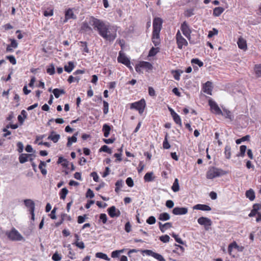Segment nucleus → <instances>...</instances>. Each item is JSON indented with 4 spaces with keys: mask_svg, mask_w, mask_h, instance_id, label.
<instances>
[{
    "mask_svg": "<svg viewBox=\"0 0 261 261\" xmlns=\"http://www.w3.org/2000/svg\"><path fill=\"white\" fill-rule=\"evenodd\" d=\"M89 23L98 34L106 41L113 42L117 37V28L106 24L104 21L93 16L89 17Z\"/></svg>",
    "mask_w": 261,
    "mask_h": 261,
    "instance_id": "obj_1",
    "label": "nucleus"
},
{
    "mask_svg": "<svg viewBox=\"0 0 261 261\" xmlns=\"http://www.w3.org/2000/svg\"><path fill=\"white\" fill-rule=\"evenodd\" d=\"M8 239L12 241H20L24 240V238L14 227L6 232Z\"/></svg>",
    "mask_w": 261,
    "mask_h": 261,
    "instance_id": "obj_2",
    "label": "nucleus"
},
{
    "mask_svg": "<svg viewBox=\"0 0 261 261\" xmlns=\"http://www.w3.org/2000/svg\"><path fill=\"white\" fill-rule=\"evenodd\" d=\"M175 38L177 48L178 49H182L184 47L188 46V41L185 38L183 37L179 30L176 33Z\"/></svg>",
    "mask_w": 261,
    "mask_h": 261,
    "instance_id": "obj_3",
    "label": "nucleus"
},
{
    "mask_svg": "<svg viewBox=\"0 0 261 261\" xmlns=\"http://www.w3.org/2000/svg\"><path fill=\"white\" fill-rule=\"evenodd\" d=\"M117 61L118 63L123 64L125 65L130 70L133 69L129 59L126 56L125 54L122 50H120L119 52V55L117 58Z\"/></svg>",
    "mask_w": 261,
    "mask_h": 261,
    "instance_id": "obj_4",
    "label": "nucleus"
},
{
    "mask_svg": "<svg viewBox=\"0 0 261 261\" xmlns=\"http://www.w3.org/2000/svg\"><path fill=\"white\" fill-rule=\"evenodd\" d=\"M146 107V102L144 99H141V100L132 103L130 105L131 109H134L138 111L140 114L143 113L145 108Z\"/></svg>",
    "mask_w": 261,
    "mask_h": 261,
    "instance_id": "obj_5",
    "label": "nucleus"
},
{
    "mask_svg": "<svg viewBox=\"0 0 261 261\" xmlns=\"http://www.w3.org/2000/svg\"><path fill=\"white\" fill-rule=\"evenodd\" d=\"M223 174V171L222 170L213 167L207 171L206 176L207 179H212Z\"/></svg>",
    "mask_w": 261,
    "mask_h": 261,
    "instance_id": "obj_6",
    "label": "nucleus"
},
{
    "mask_svg": "<svg viewBox=\"0 0 261 261\" xmlns=\"http://www.w3.org/2000/svg\"><path fill=\"white\" fill-rule=\"evenodd\" d=\"M153 68L152 65L146 61H141L135 66L136 71L138 72H141L142 69H145L147 71L152 70Z\"/></svg>",
    "mask_w": 261,
    "mask_h": 261,
    "instance_id": "obj_7",
    "label": "nucleus"
},
{
    "mask_svg": "<svg viewBox=\"0 0 261 261\" xmlns=\"http://www.w3.org/2000/svg\"><path fill=\"white\" fill-rule=\"evenodd\" d=\"M208 103L212 113L216 114H222V110L215 101L210 98L208 100Z\"/></svg>",
    "mask_w": 261,
    "mask_h": 261,
    "instance_id": "obj_8",
    "label": "nucleus"
},
{
    "mask_svg": "<svg viewBox=\"0 0 261 261\" xmlns=\"http://www.w3.org/2000/svg\"><path fill=\"white\" fill-rule=\"evenodd\" d=\"M23 202L24 205L29 209V211L31 215V219L34 221L35 219L34 211L35 208L34 202L31 199H25Z\"/></svg>",
    "mask_w": 261,
    "mask_h": 261,
    "instance_id": "obj_9",
    "label": "nucleus"
},
{
    "mask_svg": "<svg viewBox=\"0 0 261 261\" xmlns=\"http://www.w3.org/2000/svg\"><path fill=\"white\" fill-rule=\"evenodd\" d=\"M180 30L183 35L189 40L191 39V34L192 31L188 25V23L185 21L182 22L180 26Z\"/></svg>",
    "mask_w": 261,
    "mask_h": 261,
    "instance_id": "obj_10",
    "label": "nucleus"
},
{
    "mask_svg": "<svg viewBox=\"0 0 261 261\" xmlns=\"http://www.w3.org/2000/svg\"><path fill=\"white\" fill-rule=\"evenodd\" d=\"M163 20L160 17H155L153 20L152 33H160L162 29Z\"/></svg>",
    "mask_w": 261,
    "mask_h": 261,
    "instance_id": "obj_11",
    "label": "nucleus"
},
{
    "mask_svg": "<svg viewBox=\"0 0 261 261\" xmlns=\"http://www.w3.org/2000/svg\"><path fill=\"white\" fill-rule=\"evenodd\" d=\"M197 222L199 224L204 226L206 230H208L212 224L210 219L204 217L199 218Z\"/></svg>",
    "mask_w": 261,
    "mask_h": 261,
    "instance_id": "obj_12",
    "label": "nucleus"
},
{
    "mask_svg": "<svg viewBox=\"0 0 261 261\" xmlns=\"http://www.w3.org/2000/svg\"><path fill=\"white\" fill-rule=\"evenodd\" d=\"M142 252L145 253L147 255L153 257L159 261H166L165 259L162 255L158 253L154 252L151 250H144L142 251Z\"/></svg>",
    "mask_w": 261,
    "mask_h": 261,
    "instance_id": "obj_13",
    "label": "nucleus"
},
{
    "mask_svg": "<svg viewBox=\"0 0 261 261\" xmlns=\"http://www.w3.org/2000/svg\"><path fill=\"white\" fill-rule=\"evenodd\" d=\"M76 18V16L74 15L73 11V9L68 8L65 11V19L63 21L64 23L66 22L69 19Z\"/></svg>",
    "mask_w": 261,
    "mask_h": 261,
    "instance_id": "obj_14",
    "label": "nucleus"
},
{
    "mask_svg": "<svg viewBox=\"0 0 261 261\" xmlns=\"http://www.w3.org/2000/svg\"><path fill=\"white\" fill-rule=\"evenodd\" d=\"M108 214L111 218L117 217L120 215V212L115 206H112L108 210Z\"/></svg>",
    "mask_w": 261,
    "mask_h": 261,
    "instance_id": "obj_15",
    "label": "nucleus"
},
{
    "mask_svg": "<svg viewBox=\"0 0 261 261\" xmlns=\"http://www.w3.org/2000/svg\"><path fill=\"white\" fill-rule=\"evenodd\" d=\"M172 213L175 215H185L188 213V208L186 207H175L173 209Z\"/></svg>",
    "mask_w": 261,
    "mask_h": 261,
    "instance_id": "obj_16",
    "label": "nucleus"
},
{
    "mask_svg": "<svg viewBox=\"0 0 261 261\" xmlns=\"http://www.w3.org/2000/svg\"><path fill=\"white\" fill-rule=\"evenodd\" d=\"M212 83L210 81L206 82L203 86V91L204 93L208 94H212Z\"/></svg>",
    "mask_w": 261,
    "mask_h": 261,
    "instance_id": "obj_17",
    "label": "nucleus"
},
{
    "mask_svg": "<svg viewBox=\"0 0 261 261\" xmlns=\"http://www.w3.org/2000/svg\"><path fill=\"white\" fill-rule=\"evenodd\" d=\"M160 33H152L151 40L154 46H158L161 43Z\"/></svg>",
    "mask_w": 261,
    "mask_h": 261,
    "instance_id": "obj_18",
    "label": "nucleus"
},
{
    "mask_svg": "<svg viewBox=\"0 0 261 261\" xmlns=\"http://www.w3.org/2000/svg\"><path fill=\"white\" fill-rule=\"evenodd\" d=\"M90 25L91 24L89 23V21L88 22L86 21H84L81 25V31L84 32H91L92 31V29Z\"/></svg>",
    "mask_w": 261,
    "mask_h": 261,
    "instance_id": "obj_19",
    "label": "nucleus"
},
{
    "mask_svg": "<svg viewBox=\"0 0 261 261\" xmlns=\"http://www.w3.org/2000/svg\"><path fill=\"white\" fill-rule=\"evenodd\" d=\"M194 210H201L203 211H211V207L206 204H198L193 206Z\"/></svg>",
    "mask_w": 261,
    "mask_h": 261,
    "instance_id": "obj_20",
    "label": "nucleus"
},
{
    "mask_svg": "<svg viewBox=\"0 0 261 261\" xmlns=\"http://www.w3.org/2000/svg\"><path fill=\"white\" fill-rule=\"evenodd\" d=\"M239 48L246 50L247 48L246 41L242 37H240L237 42Z\"/></svg>",
    "mask_w": 261,
    "mask_h": 261,
    "instance_id": "obj_21",
    "label": "nucleus"
},
{
    "mask_svg": "<svg viewBox=\"0 0 261 261\" xmlns=\"http://www.w3.org/2000/svg\"><path fill=\"white\" fill-rule=\"evenodd\" d=\"M11 44L7 45L6 48L7 52H12V48H15L17 47L18 44L15 39H10Z\"/></svg>",
    "mask_w": 261,
    "mask_h": 261,
    "instance_id": "obj_22",
    "label": "nucleus"
},
{
    "mask_svg": "<svg viewBox=\"0 0 261 261\" xmlns=\"http://www.w3.org/2000/svg\"><path fill=\"white\" fill-rule=\"evenodd\" d=\"M60 138V135L56 134L54 132H52L48 137V139L51 140L54 143H57Z\"/></svg>",
    "mask_w": 261,
    "mask_h": 261,
    "instance_id": "obj_23",
    "label": "nucleus"
},
{
    "mask_svg": "<svg viewBox=\"0 0 261 261\" xmlns=\"http://www.w3.org/2000/svg\"><path fill=\"white\" fill-rule=\"evenodd\" d=\"M31 154L22 153L19 156V161L20 163L23 164L28 161L29 158L32 156Z\"/></svg>",
    "mask_w": 261,
    "mask_h": 261,
    "instance_id": "obj_24",
    "label": "nucleus"
},
{
    "mask_svg": "<svg viewBox=\"0 0 261 261\" xmlns=\"http://www.w3.org/2000/svg\"><path fill=\"white\" fill-rule=\"evenodd\" d=\"M111 127L107 124H104L102 126V132H103V136L107 138L109 137L110 131H111Z\"/></svg>",
    "mask_w": 261,
    "mask_h": 261,
    "instance_id": "obj_25",
    "label": "nucleus"
},
{
    "mask_svg": "<svg viewBox=\"0 0 261 261\" xmlns=\"http://www.w3.org/2000/svg\"><path fill=\"white\" fill-rule=\"evenodd\" d=\"M172 227V224L170 222H167L165 223L164 224H162L161 223H159V227L160 230L164 232L167 229L170 228Z\"/></svg>",
    "mask_w": 261,
    "mask_h": 261,
    "instance_id": "obj_26",
    "label": "nucleus"
},
{
    "mask_svg": "<svg viewBox=\"0 0 261 261\" xmlns=\"http://www.w3.org/2000/svg\"><path fill=\"white\" fill-rule=\"evenodd\" d=\"M258 206L256 205L255 204H254L252 206V209L251 210L250 213L249 214L248 216L249 217H253L256 215H257V214L259 213L258 212V207H257Z\"/></svg>",
    "mask_w": 261,
    "mask_h": 261,
    "instance_id": "obj_27",
    "label": "nucleus"
},
{
    "mask_svg": "<svg viewBox=\"0 0 261 261\" xmlns=\"http://www.w3.org/2000/svg\"><path fill=\"white\" fill-rule=\"evenodd\" d=\"M124 182L122 179L118 180L115 183V191L118 193L120 191V189L123 187Z\"/></svg>",
    "mask_w": 261,
    "mask_h": 261,
    "instance_id": "obj_28",
    "label": "nucleus"
},
{
    "mask_svg": "<svg viewBox=\"0 0 261 261\" xmlns=\"http://www.w3.org/2000/svg\"><path fill=\"white\" fill-rule=\"evenodd\" d=\"M74 68V65L73 62L69 61L68 65L64 66V70L68 73L71 72Z\"/></svg>",
    "mask_w": 261,
    "mask_h": 261,
    "instance_id": "obj_29",
    "label": "nucleus"
},
{
    "mask_svg": "<svg viewBox=\"0 0 261 261\" xmlns=\"http://www.w3.org/2000/svg\"><path fill=\"white\" fill-rule=\"evenodd\" d=\"M254 70L256 76L257 77H261V64L255 65Z\"/></svg>",
    "mask_w": 261,
    "mask_h": 261,
    "instance_id": "obj_30",
    "label": "nucleus"
},
{
    "mask_svg": "<svg viewBox=\"0 0 261 261\" xmlns=\"http://www.w3.org/2000/svg\"><path fill=\"white\" fill-rule=\"evenodd\" d=\"M224 9L222 7H216L213 10V14L214 16H219L224 11Z\"/></svg>",
    "mask_w": 261,
    "mask_h": 261,
    "instance_id": "obj_31",
    "label": "nucleus"
},
{
    "mask_svg": "<svg viewBox=\"0 0 261 261\" xmlns=\"http://www.w3.org/2000/svg\"><path fill=\"white\" fill-rule=\"evenodd\" d=\"M246 196L250 200L252 201L255 199V193L253 190L250 189L246 192Z\"/></svg>",
    "mask_w": 261,
    "mask_h": 261,
    "instance_id": "obj_32",
    "label": "nucleus"
},
{
    "mask_svg": "<svg viewBox=\"0 0 261 261\" xmlns=\"http://www.w3.org/2000/svg\"><path fill=\"white\" fill-rule=\"evenodd\" d=\"M53 93H54L55 97L58 98L60 96L61 94H65V92L63 89L56 88L53 90Z\"/></svg>",
    "mask_w": 261,
    "mask_h": 261,
    "instance_id": "obj_33",
    "label": "nucleus"
},
{
    "mask_svg": "<svg viewBox=\"0 0 261 261\" xmlns=\"http://www.w3.org/2000/svg\"><path fill=\"white\" fill-rule=\"evenodd\" d=\"M160 51V48L159 47H152L148 53V57H154Z\"/></svg>",
    "mask_w": 261,
    "mask_h": 261,
    "instance_id": "obj_34",
    "label": "nucleus"
},
{
    "mask_svg": "<svg viewBox=\"0 0 261 261\" xmlns=\"http://www.w3.org/2000/svg\"><path fill=\"white\" fill-rule=\"evenodd\" d=\"M46 166V163L43 161H40L39 165V168L43 175H45L47 174L46 170L44 168Z\"/></svg>",
    "mask_w": 261,
    "mask_h": 261,
    "instance_id": "obj_35",
    "label": "nucleus"
},
{
    "mask_svg": "<svg viewBox=\"0 0 261 261\" xmlns=\"http://www.w3.org/2000/svg\"><path fill=\"white\" fill-rule=\"evenodd\" d=\"M58 164H60L63 167H67L68 165V162L66 159L62 156H60L57 161Z\"/></svg>",
    "mask_w": 261,
    "mask_h": 261,
    "instance_id": "obj_36",
    "label": "nucleus"
},
{
    "mask_svg": "<svg viewBox=\"0 0 261 261\" xmlns=\"http://www.w3.org/2000/svg\"><path fill=\"white\" fill-rule=\"evenodd\" d=\"M68 193V190L66 188H64L61 190L59 192L60 198L61 199L64 200L66 195Z\"/></svg>",
    "mask_w": 261,
    "mask_h": 261,
    "instance_id": "obj_37",
    "label": "nucleus"
},
{
    "mask_svg": "<svg viewBox=\"0 0 261 261\" xmlns=\"http://www.w3.org/2000/svg\"><path fill=\"white\" fill-rule=\"evenodd\" d=\"M224 154L225 158L227 159H229L231 157V147L229 145H226L225 147Z\"/></svg>",
    "mask_w": 261,
    "mask_h": 261,
    "instance_id": "obj_38",
    "label": "nucleus"
},
{
    "mask_svg": "<svg viewBox=\"0 0 261 261\" xmlns=\"http://www.w3.org/2000/svg\"><path fill=\"white\" fill-rule=\"evenodd\" d=\"M168 135L167 133L165 136L164 140L163 143V147L164 149H168L170 148V145L168 141Z\"/></svg>",
    "mask_w": 261,
    "mask_h": 261,
    "instance_id": "obj_39",
    "label": "nucleus"
},
{
    "mask_svg": "<svg viewBox=\"0 0 261 261\" xmlns=\"http://www.w3.org/2000/svg\"><path fill=\"white\" fill-rule=\"evenodd\" d=\"M172 190L174 192H178L179 190L178 180L177 178L175 179L174 181L172 186Z\"/></svg>",
    "mask_w": 261,
    "mask_h": 261,
    "instance_id": "obj_40",
    "label": "nucleus"
},
{
    "mask_svg": "<svg viewBox=\"0 0 261 261\" xmlns=\"http://www.w3.org/2000/svg\"><path fill=\"white\" fill-rule=\"evenodd\" d=\"M152 172H147L144 176V179L146 182L151 181L153 180Z\"/></svg>",
    "mask_w": 261,
    "mask_h": 261,
    "instance_id": "obj_41",
    "label": "nucleus"
},
{
    "mask_svg": "<svg viewBox=\"0 0 261 261\" xmlns=\"http://www.w3.org/2000/svg\"><path fill=\"white\" fill-rule=\"evenodd\" d=\"M77 135V133L75 134L74 135L72 136L71 137H69L68 139V141L67 143V146L68 147H69L71 145L72 143H75L77 141V138L76 137V135Z\"/></svg>",
    "mask_w": 261,
    "mask_h": 261,
    "instance_id": "obj_42",
    "label": "nucleus"
},
{
    "mask_svg": "<svg viewBox=\"0 0 261 261\" xmlns=\"http://www.w3.org/2000/svg\"><path fill=\"white\" fill-rule=\"evenodd\" d=\"M173 119L175 123L178 125V126L181 128L182 127V123L180 118L179 115H172Z\"/></svg>",
    "mask_w": 261,
    "mask_h": 261,
    "instance_id": "obj_43",
    "label": "nucleus"
},
{
    "mask_svg": "<svg viewBox=\"0 0 261 261\" xmlns=\"http://www.w3.org/2000/svg\"><path fill=\"white\" fill-rule=\"evenodd\" d=\"M46 72L49 75H53L55 73V67L53 64H50L47 67Z\"/></svg>",
    "mask_w": 261,
    "mask_h": 261,
    "instance_id": "obj_44",
    "label": "nucleus"
},
{
    "mask_svg": "<svg viewBox=\"0 0 261 261\" xmlns=\"http://www.w3.org/2000/svg\"><path fill=\"white\" fill-rule=\"evenodd\" d=\"M230 247H233V249H237L239 251H242L244 249L243 246H239L235 241L230 244Z\"/></svg>",
    "mask_w": 261,
    "mask_h": 261,
    "instance_id": "obj_45",
    "label": "nucleus"
},
{
    "mask_svg": "<svg viewBox=\"0 0 261 261\" xmlns=\"http://www.w3.org/2000/svg\"><path fill=\"white\" fill-rule=\"evenodd\" d=\"M95 256L96 257L103 259L106 260H109L110 259L108 257L106 254L102 252H97L96 253Z\"/></svg>",
    "mask_w": 261,
    "mask_h": 261,
    "instance_id": "obj_46",
    "label": "nucleus"
},
{
    "mask_svg": "<svg viewBox=\"0 0 261 261\" xmlns=\"http://www.w3.org/2000/svg\"><path fill=\"white\" fill-rule=\"evenodd\" d=\"M170 219L169 215L167 213H161L159 216V219L162 221H167Z\"/></svg>",
    "mask_w": 261,
    "mask_h": 261,
    "instance_id": "obj_47",
    "label": "nucleus"
},
{
    "mask_svg": "<svg viewBox=\"0 0 261 261\" xmlns=\"http://www.w3.org/2000/svg\"><path fill=\"white\" fill-rule=\"evenodd\" d=\"M105 152L111 154L112 153V150L107 146V145H103L99 149V152Z\"/></svg>",
    "mask_w": 261,
    "mask_h": 261,
    "instance_id": "obj_48",
    "label": "nucleus"
},
{
    "mask_svg": "<svg viewBox=\"0 0 261 261\" xmlns=\"http://www.w3.org/2000/svg\"><path fill=\"white\" fill-rule=\"evenodd\" d=\"M171 73L173 74V77L175 80H176L177 81H179L180 80V73L179 72V71L178 70H173L171 71Z\"/></svg>",
    "mask_w": 261,
    "mask_h": 261,
    "instance_id": "obj_49",
    "label": "nucleus"
},
{
    "mask_svg": "<svg viewBox=\"0 0 261 261\" xmlns=\"http://www.w3.org/2000/svg\"><path fill=\"white\" fill-rule=\"evenodd\" d=\"M246 149H247L246 146L241 145L240 147V151L239 154L238 155V156H241L242 157L244 156Z\"/></svg>",
    "mask_w": 261,
    "mask_h": 261,
    "instance_id": "obj_50",
    "label": "nucleus"
},
{
    "mask_svg": "<svg viewBox=\"0 0 261 261\" xmlns=\"http://www.w3.org/2000/svg\"><path fill=\"white\" fill-rule=\"evenodd\" d=\"M218 34V31L217 29L215 28H213L212 31H210L208 32V36L207 37L208 38H212L214 35H217Z\"/></svg>",
    "mask_w": 261,
    "mask_h": 261,
    "instance_id": "obj_51",
    "label": "nucleus"
},
{
    "mask_svg": "<svg viewBox=\"0 0 261 261\" xmlns=\"http://www.w3.org/2000/svg\"><path fill=\"white\" fill-rule=\"evenodd\" d=\"M191 63L192 64H197L200 67L203 65V63L197 58L192 59Z\"/></svg>",
    "mask_w": 261,
    "mask_h": 261,
    "instance_id": "obj_52",
    "label": "nucleus"
},
{
    "mask_svg": "<svg viewBox=\"0 0 261 261\" xmlns=\"http://www.w3.org/2000/svg\"><path fill=\"white\" fill-rule=\"evenodd\" d=\"M123 252V250H115L113 251L111 253V257L112 258H116L118 257L119 255V254L120 253H122Z\"/></svg>",
    "mask_w": 261,
    "mask_h": 261,
    "instance_id": "obj_53",
    "label": "nucleus"
},
{
    "mask_svg": "<svg viewBox=\"0 0 261 261\" xmlns=\"http://www.w3.org/2000/svg\"><path fill=\"white\" fill-rule=\"evenodd\" d=\"M194 9H187L186 11H185V16L187 17H191V16L193 15H194Z\"/></svg>",
    "mask_w": 261,
    "mask_h": 261,
    "instance_id": "obj_54",
    "label": "nucleus"
},
{
    "mask_svg": "<svg viewBox=\"0 0 261 261\" xmlns=\"http://www.w3.org/2000/svg\"><path fill=\"white\" fill-rule=\"evenodd\" d=\"M250 136L249 135H246L244 137H243L241 139H238L236 141V142L237 144H240L242 142L245 141L247 140H249Z\"/></svg>",
    "mask_w": 261,
    "mask_h": 261,
    "instance_id": "obj_55",
    "label": "nucleus"
},
{
    "mask_svg": "<svg viewBox=\"0 0 261 261\" xmlns=\"http://www.w3.org/2000/svg\"><path fill=\"white\" fill-rule=\"evenodd\" d=\"M87 218V215L85 214L83 216H79L77 217V223L79 224L83 223L85 222L86 219Z\"/></svg>",
    "mask_w": 261,
    "mask_h": 261,
    "instance_id": "obj_56",
    "label": "nucleus"
},
{
    "mask_svg": "<svg viewBox=\"0 0 261 261\" xmlns=\"http://www.w3.org/2000/svg\"><path fill=\"white\" fill-rule=\"evenodd\" d=\"M160 240L163 243H167L169 241L170 237L168 235L165 234L160 237Z\"/></svg>",
    "mask_w": 261,
    "mask_h": 261,
    "instance_id": "obj_57",
    "label": "nucleus"
},
{
    "mask_svg": "<svg viewBox=\"0 0 261 261\" xmlns=\"http://www.w3.org/2000/svg\"><path fill=\"white\" fill-rule=\"evenodd\" d=\"M109 111V103L106 101H103V112L105 114L108 113Z\"/></svg>",
    "mask_w": 261,
    "mask_h": 261,
    "instance_id": "obj_58",
    "label": "nucleus"
},
{
    "mask_svg": "<svg viewBox=\"0 0 261 261\" xmlns=\"http://www.w3.org/2000/svg\"><path fill=\"white\" fill-rule=\"evenodd\" d=\"M172 236L174 238L176 242H177V243H178L180 244H182V245L184 244V242L180 238H179L178 235H177L175 233H173L172 234Z\"/></svg>",
    "mask_w": 261,
    "mask_h": 261,
    "instance_id": "obj_59",
    "label": "nucleus"
},
{
    "mask_svg": "<svg viewBox=\"0 0 261 261\" xmlns=\"http://www.w3.org/2000/svg\"><path fill=\"white\" fill-rule=\"evenodd\" d=\"M6 59H8L12 64L15 65L16 64V60L13 56H7Z\"/></svg>",
    "mask_w": 261,
    "mask_h": 261,
    "instance_id": "obj_60",
    "label": "nucleus"
},
{
    "mask_svg": "<svg viewBox=\"0 0 261 261\" xmlns=\"http://www.w3.org/2000/svg\"><path fill=\"white\" fill-rule=\"evenodd\" d=\"M126 184L129 187H133L134 185V181L131 177H127L126 178Z\"/></svg>",
    "mask_w": 261,
    "mask_h": 261,
    "instance_id": "obj_61",
    "label": "nucleus"
},
{
    "mask_svg": "<svg viewBox=\"0 0 261 261\" xmlns=\"http://www.w3.org/2000/svg\"><path fill=\"white\" fill-rule=\"evenodd\" d=\"M155 221L156 220L154 216H150L146 220V222L149 224H153Z\"/></svg>",
    "mask_w": 261,
    "mask_h": 261,
    "instance_id": "obj_62",
    "label": "nucleus"
},
{
    "mask_svg": "<svg viewBox=\"0 0 261 261\" xmlns=\"http://www.w3.org/2000/svg\"><path fill=\"white\" fill-rule=\"evenodd\" d=\"M61 259V256L56 252L52 256V259L54 261H60Z\"/></svg>",
    "mask_w": 261,
    "mask_h": 261,
    "instance_id": "obj_63",
    "label": "nucleus"
},
{
    "mask_svg": "<svg viewBox=\"0 0 261 261\" xmlns=\"http://www.w3.org/2000/svg\"><path fill=\"white\" fill-rule=\"evenodd\" d=\"M86 196L87 197L93 198L94 197V194L90 189H89L86 192Z\"/></svg>",
    "mask_w": 261,
    "mask_h": 261,
    "instance_id": "obj_64",
    "label": "nucleus"
}]
</instances>
